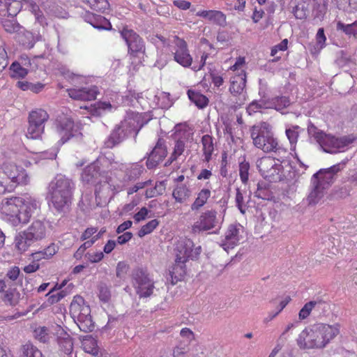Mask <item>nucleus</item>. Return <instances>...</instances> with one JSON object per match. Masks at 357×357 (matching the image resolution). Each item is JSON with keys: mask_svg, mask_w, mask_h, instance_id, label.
Returning <instances> with one entry per match:
<instances>
[{"mask_svg": "<svg viewBox=\"0 0 357 357\" xmlns=\"http://www.w3.org/2000/svg\"><path fill=\"white\" fill-rule=\"evenodd\" d=\"M339 326L317 324L305 328L299 335L297 344L301 349L324 347L339 333Z\"/></svg>", "mask_w": 357, "mask_h": 357, "instance_id": "1", "label": "nucleus"}, {"mask_svg": "<svg viewBox=\"0 0 357 357\" xmlns=\"http://www.w3.org/2000/svg\"><path fill=\"white\" fill-rule=\"evenodd\" d=\"M74 189L75 183L65 175L58 174L50 181L47 195L57 211H63L68 208Z\"/></svg>", "mask_w": 357, "mask_h": 357, "instance_id": "2", "label": "nucleus"}, {"mask_svg": "<svg viewBox=\"0 0 357 357\" xmlns=\"http://www.w3.org/2000/svg\"><path fill=\"white\" fill-rule=\"evenodd\" d=\"M201 252V246L195 247L194 243L190 238L178 241L175 248V264L170 272L172 278H174L176 281L181 280L186 273V261L189 259H197Z\"/></svg>", "mask_w": 357, "mask_h": 357, "instance_id": "3", "label": "nucleus"}, {"mask_svg": "<svg viewBox=\"0 0 357 357\" xmlns=\"http://www.w3.org/2000/svg\"><path fill=\"white\" fill-rule=\"evenodd\" d=\"M250 137L254 146L265 153H277L282 151L278 139L274 137L272 127L266 122L254 125L250 130Z\"/></svg>", "mask_w": 357, "mask_h": 357, "instance_id": "4", "label": "nucleus"}, {"mask_svg": "<svg viewBox=\"0 0 357 357\" xmlns=\"http://www.w3.org/2000/svg\"><path fill=\"white\" fill-rule=\"evenodd\" d=\"M139 122L140 116L138 114L128 116L112 130L107 139L105 141V147L108 149L113 148L133 132H135L136 136L143 126V124H139Z\"/></svg>", "mask_w": 357, "mask_h": 357, "instance_id": "5", "label": "nucleus"}, {"mask_svg": "<svg viewBox=\"0 0 357 357\" xmlns=\"http://www.w3.org/2000/svg\"><path fill=\"white\" fill-rule=\"evenodd\" d=\"M70 313L82 331L89 333L94 329L95 326L91 319L90 307L85 303L82 296L74 297L70 305Z\"/></svg>", "mask_w": 357, "mask_h": 357, "instance_id": "6", "label": "nucleus"}, {"mask_svg": "<svg viewBox=\"0 0 357 357\" xmlns=\"http://www.w3.org/2000/svg\"><path fill=\"white\" fill-rule=\"evenodd\" d=\"M130 282L139 298H147L153 294L155 282L146 268H134L131 273Z\"/></svg>", "mask_w": 357, "mask_h": 357, "instance_id": "7", "label": "nucleus"}, {"mask_svg": "<svg viewBox=\"0 0 357 357\" xmlns=\"http://www.w3.org/2000/svg\"><path fill=\"white\" fill-rule=\"evenodd\" d=\"M46 236V227L40 220L33 222L24 231L18 233L15 238V248L20 252H25L35 242L43 239Z\"/></svg>", "mask_w": 357, "mask_h": 357, "instance_id": "8", "label": "nucleus"}, {"mask_svg": "<svg viewBox=\"0 0 357 357\" xmlns=\"http://www.w3.org/2000/svg\"><path fill=\"white\" fill-rule=\"evenodd\" d=\"M223 219L214 209L206 210L202 213L192 227L193 233H199L211 229L219 230Z\"/></svg>", "mask_w": 357, "mask_h": 357, "instance_id": "9", "label": "nucleus"}, {"mask_svg": "<svg viewBox=\"0 0 357 357\" xmlns=\"http://www.w3.org/2000/svg\"><path fill=\"white\" fill-rule=\"evenodd\" d=\"M49 119L46 111L42 109L32 111L29 116V126L26 136L29 139H37L40 138L44 132L45 123Z\"/></svg>", "mask_w": 357, "mask_h": 357, "instance_id": "10", "label": "nucleus"}, {"mask_svg": "<svg viewBox=\"0 0 357 357\" xmlns=\"http://www.w3.org/2000/svg\"><path fill=\"white\" fill-rule=\"evenodd\" d=\"M23 202L22 197L5 198L1 202L0 210L8 216L17 218L19 222L26 223L28 222V213H22Z\"/></svg>", "mask_w": 357, "mask_h": 357, "instance_id": "11", "label": "nucleus"}, {"mask_svg": "<svg viewBox=\"0 0 357 357\" xmlns=\"http://www.w3.org/2000/svg\"><path fill=\"white\" fill-rule=\"evenodd\" d=\"M172 43L174 46L171 52L174 55V61L184 68L190 67L192 63V57L189 52L186 42L178 36H174Z\"/></svg>", "mask_w": 357, "mask_h": 357, "instance_id": "12", "label": "nucleus"}, {"mask_svg": "<svg viewBox=\"0 0 357 357\" xmlns=\"http://www.w3.org/2000/svg\"><path fill=\"white\" fill-rule=\"evenodd\" d=\"M354 137L351 135L335 137L333 135H327L322 144L320 145L324 151L329 153H336L340 152V149L351 144Z\"/></svg>", "mask_w": 357, "mask_h": 357, "instance_id": "13", "label": "nucleus"}, {"mask_svg": "<svg viewBox=\"0 0 357 357\" xmlns=\"http://www.w3.org/2000/svg\"><path fill=\"white\" fill-rule=\"evenodd\" d=\"M99 162L101 164L107 163V158H101L100 160L86 166L81 175V178L83 182L86 183H101L102 181V178L106 179V177L104 176L105 172H100L98 165Z\"/></svg>", "mask_w": 357, "mask_h": 357, "instance_id": "14", "label": "nucleus"}, {"mask_svg": "<svg viewBox=\"0 0 357 357\" xmlns=\"http://www.w3.org/2000/svg\"><path fill=\"white\" fill-rule=\"evenodd\" d=\"M257 166L261 176L269 181L275 179L281 167V165L277 163L274 158L271 157L261 158L257 160Z\"/></svg>", "mask_w": 357, "mask_h": 357, "instance_id": "15", "label": "nucleus"}, {"mask_svg": "<svg viewBox=\"0 0 357 357\" xmlns=\"http://www.w3.org/2000/svg\"><path fill=\"white\" fill-rule=\"evenodd\" d=\"M6 173L10 180V188L11 190L17 185H26L29 181V177L26 171L21 167L14 164L5 163Z\"/></svg>", "mask_w": 357, "mask_h": 357, "instance_id": "16", "label": "nucleus"}, {"mask_svg": "<svg viewBox=\"0 0 357 357\" xmlns=\"http://www.w3.org/2000/svg\"><path fill=\"white\" fill-rule=\"evenodd\" d=\"M121 35L125 40L128 50L131 54H137L138 53H144L145 51V46L142 38L137 34L134 31L128 29H123Z\"/></svg>", "mask_w": 357, "mask_h": 357, "instance_id": "17", "label": "nucleus"}, {"mask_svg": "<svg viewBox=\"0 0 357 357\" xmlns=\"http://www.w3.org/2000/svg\"><path fill=\"white\" fill-rule=\"evenodd\" d=\"M243 227L240 224L230 225L225 234V238L220 243V246L226 251L233 249L236 246L241 240V232L243 231Z\"/></svg>", "mask_w": 357, "mask_h": 357, "instance_id": "18", "label": "nucleus"}, {"mask_svg": "<svg viewBox=\"0 0 357 357\" xmlns=\"http://www.w3.org/2000/svg\"><path fill=\"white\" fill-rule=\"evenodd\" d=\"M167 150L165 146V141L159 138L153 150L147 153L146 167L148 169L155 167L167 156Z\"/></svg>", "mask_w": 357, "mask_h": 357, "instance_id": "19", "label": "nucleus"}, {"mask_svg": "<svg viewBox=\"0 0 357 357\" xmlns=\"http://www.w3.org/2000/svg\"><path fill=\"white\" fill-rule=\"evenodd\" d=\"M246 84V75L244 71H241L240 74L236 75L231 79V86L229 87L230 93L234 96H240L241 102L243 104L245 100V96L243 93Z\"/></svg>", "mask_w": 357, "mask_h": 357, "instance_id": "20", "label": "nucleus"}, {"mask_svg": "<svg viewBox=\"0 0 357 357\" xmlns=\"http://www.w3.org/2000/svg\"><path fill=\"white\" fill-rule=\"evenodd\" d=\"M318 175L319 174H314L311 178L310 192L307 197V202L310 205L318 203L324 195L326 186L322 185L319 181V179H317Z\"/></svg>", "mask_w": 357, "mask_h": 357, "instance_id": "21", "label": "nucleus"}, {"mask_svg": "<svg viewBox=\"0 0 357 357\" xmlns=\"http://www.w3.org/2000/svg\"><path fill=\"white\" fill-rule=\"evenodd\" d=\"M98 93V88L96 86L70 89L68 90V94L70 98L84 101L95 100Z\"/></svg>", "mask_w": 357, "mask_h": 357, "instance_id": "22", "label": "nucleus"}, {"mask_svg": "<svg viewBox=\"0 0 357 357\" xmlns=\"http://www.w3.org/2000/svg\"><path fill=\"white\" fill-rule=\"evenodd\" d=\"M73 130L74 121L71 119L65 117L59 121L57 131L61 137V144L66 143L74 135Z\"/></svg>", "mask_w": 357, "mask_h": 357, "instance_id": "23", "label": "nucleus"}, {"mask_svg": "<svg viewBox=\"0 0 357 357\" xmlns=\"http://www.w3.org/2000/svg\"><path fill=\"white\" fill-rule=\"evenodd\" d=\"M83 19L86 22L98 30H110L112 29L109 21L101 15L86 12L84 15Z\"/></svg>", "mask_w": 357, "mask_h": 357, "instance_id": "24", "label": "nucleus"}, {"mask_svg": "<svg viewBox=\"0 0 357 357\" xmlns=\"http://www.w3.org/2000/svg\"><path fill=\"white\" fill-rule=\"evenodd\" d=\"M196 15L206 18L218 26H225L226 25V15L220 10H201L197 12Z\"/></svg>", "mask_w": 357, "mask_h": 357, "instance_id": "25", "label": "nucleus"}, {"mask_svg": "<svg viewBox=\"0 0 357 357\" xmlns=\"http://www.w3.org/2000/svg\"><path fill=\"white\" fill-rule=\"evenodd\" d=\"M192 195V190L190 186L186 184L176 185L172 192V197L175 202L179 204L186 203Z\"/></svg>", "mask_w": 357, "mask_h": 357, "instance_id": "26", "label": "nucleus"}, {"mask_svg": "<svg viewBox=\"0 0 357 357\" xmlns=\"http://www.w3.org/2000/svg\"><path fill=\"white\" fill-rule=\"evenodd\" d=\"M202 145L204 160L208 162L212 159V155L215 150L214 137L210 135H204L201 139Z\"/></svg>", "mask_w": 357, "mask_h": 357, "instance_id": "27", "label": "nucleus"}, {"mask_svg": "<svg viewBox=\"0 0 357 357\" xmlns=\"http://www.w3.org/2000/svg\"><path fill=\"white\" fill-rule=\"evenodd\" d=\"M23 206H22V213H28V221L31 218L33 213L35 212L40 207V202L34 197L26 195L24 197L22 198Z\"/></svg>", "mask_w": 357, "mask_h": 357, "instance_id": "28", "label": "nucleus"}, {"mask_svg": "<svg viewBox=\"0 0 357 357\" xmlns=\"http://www.w3.org/2000/svg\"><path fill=\"white\" fill-rule=\"evenodd\" d=\"M211 190L204 188L201 190L197 194V197L191 204L190 208L192 211L199 210L207 202V200L211 196Z\"/></svg>", "mask_w": 357, "mask_h": 357, "instance_id": "29", "label": "nucleus"}, {"mask_svg": "<svg viewBox=\"0 0 357 357\" xmlns=\"http://www.w3.org/2000/svg\"><path fill=\"white\" fill-rule=\"evenodd\" d=\"M187 93L190 101L195 103L199 108L203 109L208 105V98L200 92L190 89Z\"/></svg>", "mask_w": 357, "mask_h": 357, "instance_id": "30", "label": "nucleus"}, {"mask_svg": "<svg viewBox=\"0 0 357 357\" xmlns=\"http://www.w3.org/2000/svg\"><path fill=\"white\" fill-rule=\"evenodd\" d=\"M63 336L58 337V344L60 349L66 354H70L73 349V342L70 336L62 330Z\"/></svg>", "mask_w": 357, "mask_h": 357, "instance_id": "31", "label": "nucleus"}, {"mask_svg": "<svg viewBox=\"0 0 357 357\" xmlns=\"http://www.w3.org/2000/svg\"><path fill=\"white\" fill-rule=\"evenodd\" d=\"M57 252V247L54 243L50 244L42 251L32 254L34 260L39 261L42 259H50Z\"/></svg>", "mask_w": 357, "mask_h": 357, "instance_id": "32", "label": "nucleus"}, {"mask_svg": "<svg viewBox=\"0 0 357 357\" xmlns=\"http://www.w3.org/2000/svg\"><path fill=\"white\" fill-rule=\"evenodd\" d=\"M336 29L337 31H343L349 36H352L354 38H357V20L349 24H345L339 21L337 22Z\"/></svg>", "mask_w": 357, "mask_h": 357, "instance_id": "33", "label": "nucleus"}, {"mask_svg": "<svg viewBox=\"0 0 357 357\" xmlns=\"http://www.w3.org/2000/svg\"><path fill=\"white\" fill-rule=\"evenodd\" d=\"M292 13L296 19H305L309 13L307 5L303 1H300L293 7Z\"/></svg>", "mask_w": 357, "mask_h": 357, "instance_id": "34", "label": "nucleus"}, {"mask_svg": "<svg viewBox=\"0 0 357 357\" xmlns=\"http://www.w3.org/2000/svg\"><path fill=\"white\" fill-rule=\"evenodd\" d=\"M259 95L261 96V99L259 100H254L249 105L248 107L249 112H256L260 109L271 108V102L265 100L264 95H261L260 91Z\"/></svg>", "mask_w": 357, "mask_h": 357, "instance_id": "35", "label": "nucleus"}, {"mask_svg": "<svg viewBox=\"0 0 357 357\" xmlns=\"http://www.w3.org/2000/svg\"><path fill=\"white\" fill-rule=\"evenodd\" d=\"M307 133L310 137H313L316 142L321 145L326 137V134L319 130L312 123L310 122L307 126Z\"/></svg>", "mask_w": 357, "mask_h": 357, "instance_id": "36", "label": "nucleus"}, {"mask_svg": "<svg viewBox=\"0 0 357 357\" xmlns=\"http://www.w3.org/2000/svg\"><path fill=\"white\" fill-rule=\"evenodd\" d=\"M10 70L11 71L10 76L15 78H24L29 72L28 68L16 61L11 64Z\"/></svg>", "mask_w": 357, "mask_h": 357, "instance_id": "37", "label": "nucleus"}, {"mask_svg": "<svg viewBox=\"0 0 357 357\" xmlns=\"http://www.w3.org/2000/svg\"><path fill=\"white\" fill-rule=\"evenodd\" d=\"M90 8L96 11L105 13L109 8L107 0H83Z\"/></svg>", "mask_w": 357, "mask_h": 357, "instance_id": "38", "label": "nucleus"}, {"mask_svg": "<svg viewBox=\"0 0 357 357\" xmlns=\"http://www.w3.org/2000/svg\"><path fill=\"white\" fill-rule=\"evenodd\" d=\"M316 174H319L317 176V179L321 183L322 185H325L326 188H328L331 184H332L335 179V176H333L330 171L326 169H320Z\"/></svg>", "mask_w": 357, "mask_h": 357, "instance_id": "39", "label": "nucleus"}, {"mask_svg": "<svg viewBox=\"0 0 357 357\" xmlns=\"http://www.w3.org/2000/svg\"><path fill=\"white\" fill-rule=\"evenodd\" d=\"M20 357H43L42 352L34 345L26 344L22 346Z\"/></svg>", "mask_w": 357, "mask_h": 357, "instance_id": "40", "label": "nucleus"}, {"mask_svg": "<svg viewBox=\"0 0 357 357\" xmlns=\"http://www.w3.org/2000/svg\"><path fill=\"white\" fill-rule=\"evenodd\" d=\"M185 148V142L181 139H178L175 143L174 151L165 165L167 166L169 164H171L173 161L177 160V158L183 153Z\"/></svg>", "mask_w": 357, "mask_h": 357, "instance_id": "41", "label": "nucleus"}, {"mask_svg": "<svg viewBox=\"0 0 357 357\" xmlns=\"http://www.w3.org/2000/svg\"><path fill=\"white\" fill-rule=\"evenodd\" d=\"M271 105L276 110L281 111L290 105V100L287 96H277L272 98Z\"/></svg>", "mask_w": 357, "mask_h": 357, "instance_id": "42", "label": "nucleus"}, {"mask_svg": "<svg viewBox=\"0 0 357 357\" xmlns=\"http://www.w3.org/2000/svg\"><path fill=\"white\" fill-rule=\"evenodd\" d=\"M190 351L188 340H179L178 344L173 349L174 357H185V355Z\"/></svg>", "mask_w": 357, "mask_h": 357, "instance_id": "43", "label": "nucleus"}, {"mask_svg": "<svg viewBox=\"0 0 357 357\" xmlns=\"http://www.w3.org/2000/svg\"><path fill=\"white\" fill-rule=\"evenodd\" d=\"M10 180L6 173L4 164L0 167V194H3L6 191H11L10 188Z\"/></svg>", "mask_w": 357, "mask_h": 357, "instance_id": "44", "label": "nucleus"}, {"mask_svg": "<svg viewBox=\"0 0 357 357\" xmlns=\"http://www.w3.org/2000/svg\"><path fill=\"white\" fill-rule=\"evenodd\" d=\"M35 337L43 343L48 342L50 339L49 330L45 326H40L34 330Z\"/></svg>", "mask_w": 357, "mask_h": 357, "instance_id": "45", "label": "nucleus"}, {"mask_svg": "<svg viewBox=\"0 0 357 357\" xmlns=\"http://www.w3.org/2000/svg\"><path fill=\"white\" fill-rule=\"evenodd\" d=\"M299 129L300 127L298 126H291V127L286 128V135L291 145H296L299 136Z\"/></svg>", "mask_w": 357, "mask_h": 357, "instance_id": "46", "label": "nucleus"}, {"mask_svg": "<svg viewBox=\"0 0 357 357\" xmlns=\"http://www.w3.org/2000/svg\"><path fill=\"white\" fill-rule=\"evenodd\" d=\"M22 8V3L19 1L9 0L8 5V10L6 12V16H10L12 18L15 17L17 14L20 11Z\"/></svg>", "mask_w": 357, "mask_h": 357, "instance_id": "47", "label": "nucleus"}, {"mask_svg": "<svg viewBox=\"0 0 357 357\" xmlns=\"http://www.w3.org/2000/svg\"><path fill=\"white\" fill-rule=\"evenodd\" d=\"M159 222L156 219H153L151 221H149L146 225H143L142 228L139 229L138 232V235L139 237H143L145 235H147L150 233H151L154 229L157 227L158 225Z\"/></svg>", "mask_w": 357, "mask_h": 357, "instance_id": "48", "label": "nucleus"}, {"mask_svg": "<svg viewBox=\"0 0 357 357\" xmlns=\"http://www.w3.org/2000/svg\"><path fill=\"white\" fill-rule=\"evenodd\" d=\"M235 202L236 206L241 211V213L242 214H245L247 209L246 202L245 200V197L243 192L239 188H236Z\"/></svg>", "mask_w": 357, "mask_h": 357, "instance_id": "49", "label": "nucleus"}, {"mask_svg": "<svg viewBox=\"0 0 357 357\" xmlns=\"http://www.w3.org/2000/svg\"><path fill=\"white\" fill-rule=\"evenodd\" d=\"M82 346L86 352L89 354H94L96 352V342L91 336L87 335L83 340Z\"/></svg>", "mask_w": 357, "mask_h": 357, "instance_id": "50", "label": "nucleus"}, {"mask_svg": "<svg viewBox=\"0 0 357 357\" xmlns=\"http://www.w3.org/2000/svg\"><path fill=\"white\" fill-rule=\"evenodd\" d=\"M143 167L138 165H135L130 169H128L126 173V176L128 181H133L139 177L143 172Z\"/></svg>", "mask_w": 357, "mask_h": 357, "instance_id": "51", "label": "nucleus"}, {"mask_svg": "<svg viewBox=\"0 0 357 357\" xmlns=\"http://www.w3.org/2000/svg\"><path fill=\"white\" fill-rule=\"evenodd\" d=\"M250 164L245 160L239 164V175L243 183L246 184L249 178Z\"/></svg>", "mask_w": 357, "mask_h": 357, "instance_id": "52", "label": "nucleus"}, {"mask_svg": "<svg viewBox=\"0 0 357 357\" xmlns=\"http://www.w3.org/2000/svg\"><path fill=\"white\" fill-rule=\"evenodd\" d=\"M335 63L340 68L347 66L351 62L350 56L341 50L336 54Z\"/></svg>", "mask_w": 357, "mask_h": 357, "instance_id": "53", "label": "nucleus"}, {"mask_svg": "<svg viewBox=\"0 0 357 357\" xmlns=\"http://www.w3.org/2000/svg\"><path fill=\"white\" fill-rule=\"evenodd\" d=\"M99 298L101 301L107 303L111 298V292L109 288L104 283H100L98 286Z\"/></svg>", "mask_w": 357, "mask_h": 357, "instance_id": "54", "label": "nucleus"}, {"mask_svg": "<svg viewBox=\"0 0 357 357\" xmlns=\"http://www.w3.org/2000/svg\"><path fill=\"white\" fill-rule=\"evenodd\" d=\"M52 292V290L46 294L47 296H49L47 301L51 305L58 303L62 298L66 297L68 294V291L66 290H62V291H61L56 294H51Z\"/></svg>", "mask_w": 357, "mask_h": 357, "instance_id": "55", "label": "nucleus"}, {"mask_svg": "<svg viewBox=\"0 0 357 357\" xmlns=\"http://www.w3.org/2000/svg\"><path fill=\"white\" fill-rule=\"evenodd\" d=\"M112 106L109 102H98L95 105L93 114L96 116L102 115L106 110H111Z\"/></svg>", "mask_w": 357, "mask_h": 357, "instance_id": "56", "label": "nucleus"}, {"mask_svg": "<svg viewBox=\"0 0 357 357\" xmlns=\"http://www.w3.org/2000/svg\"><path fill=\"white\" fill-rule=\"evenodd\" d=\"M317 303L316 301H310L307 303L299 312V319H304L307 318Z\"/></svg>", "mask_w": 357, "mask_h": 357, "instance_id": "57", "label": "nucleus"}, {"mask_svg": "<svg viewBox=\"0 0 357 357\" xmlns=\"http://www.w3.org/2000/svg\"><path fill=\"white\" fill-rule=\"evenodd\" d=\"M3 26L6 31L13 33L18 29V24L13 20H4L2 21Z\"/></svg>", "mask_w": 357, "mask_h": 357, "instance_id": "58", "label": "nucleus"}, {"mask_svg": "<svg viewBox=\"0 0 357 357\" xmlns=\"http://www.w3.org/2000/svg\"><path fill=\"white\" fill-rule=\"evenodd\" d=\"M85 257L91 263H98L103 259L104 254L102 252H87Z\"/></svg>", "mask_w": 357, "mask_h": 357, "instance_id": "59", "label": "nucleus"}, {"mask_svg": "<svg viewBox=\"0 0 357 357\" xmlns=\"http://www.w3.org/2000/svg\"><path fill=\"white\" fill-rule=\"evenodd\" d=\"M128 265L125 261H119L116 268V277L119 278H123L128 270Z\"/></svg>", "mask_w": 357, "mask_h": 357, "instance_id": "60", "label": "nucleus"}, {"mask_svg": "<svg viewBox=\"0 0 357 357\" xmlns=\"http://www.w3.org/2000/svg\"><path fill=\"white\" fill-rule=\"evenodd\" d=\"M93 241H86L84 242L74 254L75 258L77 259H81L85 250L92 246Z\"/></svg>", "mask_w": 357, "mask_h": 357, "instance_id": "61", "label": "nucleus"}, {"mask_svg": "<svg viewBox=\"0 0 357 357\" xmlns=\"http://www.w3.org/2000/svg\"><path fill=\"white\" fill-rule=\"evenodd\" d=\"M151 180H148L144 182H139L137 183L136 185H135L132 187H130L128 189V195H132L134 192H137L139 190L145 188L146 186L151 184Z\"/></svg>", "mask_w": 357, "mask_h": 357, "instance_id": "62", "label": "nucleus"}, {"mask_svg": "<svg viewBox=\"0 0 357 357\" xmlns=\"http://www.w3.org/2000/svg\"><path fill=\"white\" fill-rule=\"evenodd\" d=\"M8 56L5 49L0 46V73L2 72L8 65Z\"/></svg>", "mask_w": 357, "mask_h": 357, "instance_id": "63", "label": "nucleus"}, {"mask_svg": "<svg viewBox=\"0 0 357 357\" xmlns=\"http://www.w3.org/2000/svg\"><path fill=\"white\" fill-rule=\"evenodd\" d=\"M149 210L146 207H142L139 212L135 214L134 219L136 222H139L146 218L149 214Z\"/></svg>", "mask_w": 357, "mask_h": 357, "instance_id": "64", "label": "nucleus"}]
</instances>
